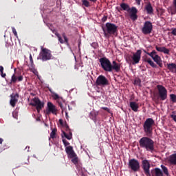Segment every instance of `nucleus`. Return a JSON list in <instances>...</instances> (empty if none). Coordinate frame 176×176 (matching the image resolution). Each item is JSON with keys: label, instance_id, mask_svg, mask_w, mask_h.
<instances>
[{"label": "nucleus", "instance_id": "1", "mask_svg": "<svg viewBox=\"0 0 176 176\" xmlns=\"http://www.w3.org/2000/svg\"><path fill=\"white\" fill-rule=\"evenodd\" d=\"M140 148L146 149L148 152L155 151V142L148 137H143L139 140Z\"/></svg>", "mask_w": 176, "mask_h": 176}, {"label": "nucleus", "instance_id": "2", "mask_svg": "<svg viewBox=\"0 0 176 176\" xmlns=\"http://www.w3.org/2000/svg\"><path fill=\"white\" fill-rule=\"evenodd\" d=\"M120 8L122 9V10H126V12H128L129 17L131 19L133 20V21H135V20L138 19V15H137V14L138 13V10H137V8H130V6H129V4L126 3H122L120 4Z\"/></svg>", "mask_w": 176, "mask_h": 176}, {"label": "nucleus", "instance_id": "3", "mask_svg": "<svg viewBox=\"0 0 176 176\" xmlns=\"http://www.w3.org/2000/svg\"><path fill=\"white\" fill-rule=\"evenodd\" d=\"M155 125V120L153 118H147L143 124V130L147 135V137H151L153 133V126Z\"/></svg>", "mask_w": 176, "mask_h": 176}, {"label": "nucleus", "instance_id": "4", "mask_svg": "<svg viewBox=\"0 0 176 176\" xmlns=\"http://www.w3.org/2000/svg\"><path fill=\"white\" fill-rule=\"evenodd\" d=\"M52 51L47 48L43 47V46L41 47V52L38 56V60H41V61H49V60H52Z\"/></svg>", "mask_w": 176, "mask_h": 176}, {"label": "nucleus", "instance_id": "5", "mask_svg": "<svg viewBox=\"0 0 176 176\" xmlns=\"http://www.w3.org/2000/svg\"><path fill=\"white\" fill-rule=\"evenodd\" d=\"M102 30L104 36H108V34L116 35L118 32V26L111 23H107L105 28L102 27Z\"/></svg>", "mask_w": 176, "mask_h": 176}, {"label": "nucleus", "instance_id": "6", "mask_svg": "<svg viewBox=\"0 0 176 176\" xmlns=\"http://www.w3.org/2000/svg\"><path fill=\"white\" fill-rule=\"evenodd\" d=\"M99 63L100 65L106 72H112V63L109 59L103 57L99 59Z\"/></svg>", "mask_w": 176, "mask_h": 176}, {"label": "nucleus", "instance_id": "7", "mask_svg": "<svg viewBox=\"0 0 176 176\" xmlns=\"http://www.w3.org/2000/svg\"><path fill=\"white\" fill-rule=\"evenodd\" d=\"M65 152L68 157L72 159V163H74V164H78V157L74 151V147H72V146H66Z\"/></svg>", "mask_w": 176, "mask_h": 176}, {"label": "nucleus", "instance_id": "8", "mask_svg": "<svg viewBox=\"0 0 176 176\" xmlns=\"http://www.w3.org/2000/svg\"><path fill=\"white\" fill-rule=\"evenodd\" d=\"M144 53L151 57V58L162 68L163 67V61L162 60V58L157 54L155 50H153L151 52H146L144 51Z\"/></svg>", "mask_w": 176, "mask_h": 176}, {"label": "nucleus", "instance_id": "9", "mask_svg": "<svg viewBox=\"0 0 176 176\" xmlns=\"http://www.w3.org/2000/svg\"><path fill=\"white\" fill-rule=\"evenodd\" d=\"M128 168H129V170H131V171H134V173L140 171V162L134 158L129 160L128 163Z\"/></svg>", "mask_w": 176, "mask_h": 176}, {"label": "nucleus", "instance_id": "10", "mask_svg": "<svg viewBox=\"0 0 176 176\" xmlns=\"http://www.w3.org/2000/svg\"><path fill=\"white\" fill-rule=\"evenodd\" d=\"M141 31L144 35H149V34H151L152 31H153V25L152 24V22L149 21H145Z\"/></svg>", "mask_w": 176, "mask_h": 176}, {"label": "nucleus", "instance_id": "11", "mask_svg": "<svg viewBox=\"0 0 176 176\" xmlns=\"http://www.w3.org/2000/svg\"><path fill=\"white\" fill-rule=\"evenodd\" d=\"M142 168L146 176H151V161L143 160L142 161Z\"/></svg>", "mask_w": 176, "mask_h": 176}, {"label": "nucleus", "instance_id": "12", "mask_svg": "<svg viewBox=\"0 0 176 176\" xmlns=\"http://www.w3.org/2000/svg\"><path fill=\"white\" fill-rule=\"evenodd\" d=\"M157 89L160 100H162V101L167 100V89L166 87H164L163 85H157Z\"/></svg>", "mask_w": 176, "mask_h": 176}, {"label": "nucleus", "instance_id": "13", "mask_svg": "<svg viewBox=\"0 0 176 176\" xmlns=\"http://www.w3.org/2000/svg\"><path fill=\"white\" fill-rule=\"evenodd\" d=\"M30 105H32V107H36V109L38 112H39V111H41V109L45 107V103L41 102L39 98H34L30 103Z\"/></svg>", "mask_w": 176, "mask_h": 176}, {"label": "nucleus", "instance_id": "14", "mask_svg": "<svg viewBox=\"0 0 176 176\" xmlns=\"http://www.w3.org/2000/svg\"><path fill=\"white\" fill-rule=\"evenodd\" d=\"M96 85L97 86H100V87H105V86H108V85H109V82L104 76L100 75L97 78Z\"/></svg>", "mask_w": 176, "mask_h": 176}, {"label": "nucleus", "instance_id": "15", "mask_svg": "<svg viewBox=\"0 0 176 176\" xmlns=\"http://www.w3.org/2000/svg\"><path fill=\"white\" fill-rule=\"evenodd\" d=\"M142 53V51H141V50H138L135 53H133V56H131L133 60V65L138 64V63H140V61L141 60Z\"/></svg>", "mask_w": 176, "mask_h": 176}, {"label": "nucleus", "instance_id": "16", "mask_svg": "<svg viewBox=\"0 0 176 176\" xmlns=\"http://www.w3.org/2000/svg\"><path fill=\"white\" fill-rule=\"evenodd\" d=\"M47 113H52L53 115H57V108L56 105L53 104L51 102H47Z\"/></svg>", "mask_w": 176, "mask_h": 176}, {"label": "nucleus", "instance_id": "17", "mask_svg": "<svg viewBox=\"0 0 176 176\" xmlns=\"http://www.w3.org/2000/svg\"><path fill=\"white\" fill-rule=\"evenodd\" d=\"M11 99L10 100V105L14 108L16 107V104L19 101V94H12L10 95Z\"/></svg>", "mask_w": 176, "mask_h": 176}, {"label": "nucleus", "instance_id": "18", "mask_svg": "<svg viewBox=\"0 0 176 176\" xmlns=\"http://www.w3.org/2000/svg\"><path fill=\"white\" fill-rule=\"evenodd\" d=\"M55 35L57 36L58 41V42H60V43H68V38H67V35H65V33L62 34L63 37H61V35H60V34L58 33L55 34ZM63 38H64V40L63 39Z\"/></svg>", "mask_w": 176, "mask_h": 176}, {"label": "nucleus", "instance_id": "19", "mask_svg": "<svg viewBox=\"0 0 176 176\" xmlns=\"http://www.w3.org/2000/svg\"><path fill=\"white\" fill-rule=\"evenodd\" d=\"M24 77L23 76H17L15 74H12L10 83H16V82H22Z\"/></svg>", "mask_w": 176, "mask_h": 176}, {"label": "nucleus", "instance_id": "20", "mask_svg": "<svg viewBox=\"0 0 176 176\" xmlns=\"http://www.w3.org/2000/svg\"><path fill=\"white\" fill-rule=\"evenodd\" d=\"M155 49L157 52L164 53V54H170V50L167 49L166 47H159L156 45Z\"/></svg>", "mask_w": 176, "mask_h": 176}, {"label": "nucleus", "instance_id": "21", "mask_svg": "<svg viewBox=\"0 0 176 176\" xmlns=\"http://www.w3.org/2000/svg\"><path fill=\"white\" fill-rule=\"evenodd\" d=\"M111 65V72L112 71H115L116 72H119L120 71V63H116V61L113 60Z\"/></svg>", "mask_w": 176, "mask_h": 176}, {"label": "nucleus", "instance_id": "22", "mask_svg": "<svg viewBox=\"0 0 176 176\" xmlns=\"http://www.w3.org/2000/svg\"><path fill=\"white\" fill-rule=\"evenodd\" d=\"M143 61H144V63H147L148 64H149V65H151V67H152L153 68L157 67V65L152 60V59H151V58H148V56H145L143 58Z\"/></svg>", "mask_w": 176, "mask_h": 176}, {"label": "nucleus", "instance_id": "23", "mask_svg": "<svg viewBox=\"0 0 176 176\" xmlns=\"http://www.w3.org/2000/svg\"><path fill=\"white\" fill-rule=\"evenodd\" d=\"M67 129H69V127L67 126ZM67 132L63 131L62 137L67 138V140H72V132L69 129L67 131Z\"/></svg>", "mask_w": 176, "mask_h": 176}, {"label": "nucleus", "instance_id": "24", "mask_svg": "<svg viewBox=\"0 0 176 176\" xmlns=\"http://www.w3.org/2000/svg\"><path fill=\"white\" fill-rule=\"evenodd\" d=\"M145 10L146 11L147 14H153V7L151 3H148L145 7Z\"/></svg>", "mask_w": 176, "mask_h": 176}, {"label": "nucleus", "instance_id": "25", "mask_svg": "<svg viewBox=\"0 0 176 176\" xmlns=\"http://www.w3.org/2000/svg\"><path fill=\"white\" fill-rule=\"evenodd\" d=\"M168 162H169L170 164H173V166H176V153L170 155L168 157Z\"/></svg>", "mask_w": 176, "mask_h": 176}, {"label": "nucleus", "instance_id": "26", "mask_svg": "<svg viewBox=\"0 0 176 176\" xmlns=\"http://www.w3.org/2000/svg\"><path fill=\"white\" fill-rule=\"evenodd\" d=\"M167 68L170 72L176 74V64L175 63H168Z\"/></svg>", "mask_w": 176, "mask_h": 176}, {"label": "nucleus", "instance_id": "27", "mask_svg": "<svg viewBox=\"0 0 176 176\" xmlns=\"http://www.w3.org/2000/svg\"><path fill=\"white\" fill-rule=\"evenodd\" d=\"M130 107L134 112H138V104L135 102H130Z\"/></svg>", "mask_w": 176, "mask_h": 176}, {"label": "nucleus", "instance_id": "28", "mask_svg": "<svg viewBox=\"0 0 176 176\" xmlns=\"http://www.w3.org/2000/svg\"><path fill=\"white\" fill-rule=\"evenodd\" d=\"M153 176H163V171L159 168H155Z\"/></svg>", "mask_w": 176, "mask_h": 176}, {"label": "nucleus", "instance_id": "29", "mask_svg": "<svg viewBox=\"0 0 176 176\" xmlns=\"http://www.w3.org/2000/svg\"><path fill=\"white\" fill-rule=\"evenodd\" d=\"M57 102H58L60 108H61V109H65L64 104H65V100L63 98H60L57 100Z\"/></svg>", "mask_w": 176, "mask_h": 176}, {"label": "nucleus", "instance_id": "30", "mask_svg": "<svg viewBox=\"0 0 176 176\" xmlns=\"http://www.w3.org/2000/svg\"><path fill=\"white\" fill-rule=\"evenodd\" d=\"M161 168L163 170L164 174H165V175L168 176L169 173H168V168H167V167H166V166L162 164L161 165Z\"/></svg>", "mask_w": 176, "mask_h": 176}, {"label": "nucleus", "instance_id": "31", "mask_svg": "<svg viewBox=\"0 0 176 176\" xmlns=\"http://www.w3.org/2000/svg\"><path fill=\"white\" fill-rule=\"evenodd\" d=\"M57 133V129H54L51 133H50V137L52 139H54L56 138V133Z\"/></svg>", "mask_w": 176, "mask_h": 176}, {"label": "nucleus", "instance_id": "32", "mask_svg": "<svg viewBox=\"0 0 176 176\" xmlns=\"http://www.w3.org/2000/svg\"><path fill=\"white\" fill-rule=\"evenodd\" d=\"M170 101H172V102H176V95L174 94H171L170 95Z\"/></svg>", "mask_w": 176, "mask_h": 176}, {"label": "nucleus", "instance_id": "33", "mask_svg": "<svg viewBox=\"0 0 176 176\" xmlns=\"http://www.w3.org/2000/svg\"><path fill=\"white\" fill-rule=\"evenodd\" d=\"M30 67L31 68H34V60L32 59V55H31V54H30Z\"/></svg>", "mask_w": 176, "mask_h": 176}, {"label": "nucleus", "instance_id": "34", "mask_svg": "<svg viewBox=\"0 0 176 176\" xmlns=\"http://www.w3.org/2000/svg\"><path fill=\"white\" fill-rule=\"evenodd\" d=\"M82 5H84V6H85L86 8H89V6H90V3L87 0H83Z\"/></svg>", "mask_w": 176, "mask_h": 176}, {"label": "nucleus", "instance_id": "35", "mask_svg": "<svg viewBox=\"0 0 176 176\" xmlns=\"http://www.w3.org/2000/svg\"><path fill=\"white\" fill-rule=\"evenodd\" d=\"M52 94V98H54V100H56V101L60 98L56 93L54 92Z\"/></svg>", "mask_w": 176, "mask_h": 176}, {"label": "nucleus", "instance_id": "36", "mask_svg": "<svg viewBox=\"0 0 176 176\" xmlns=\"http://www.w3.org/2000/svg\"><path fill=\"white\" fill-rule=\"evenodd\" d=\"M170 118L174 120V122H176V115L175 111H173V114L170 115Z\"/></svg>", "mask_w": 176, "mask_h": 176}, {"label": "nucleus", "instance_id": "37", "mask_svg": "<svg viewBox=\"0 0 176 176\" xmlns=\"http://www.w3.org/2000/svg\"><path fill=\"white\" fill-rule=\"evenodd\" d=\"M63 142L65 146H68V145H69V143L65 139H63Z\"/></svg>", "mask_w": 176, "mask_h": 176}, {"label": "nucleus", "instance_id": "38", "mask_svg": "<svg viewBox=\"0 0 176 176\" xmlns=\"http://www.w3.org/2000/svg\"><path fill=\"white\" fill-rule=\"evenodd\" d=\"M12 32L14 35V36H16L17 38V31H16V28H14V27L12 28Z\"/></svg>", "mask_w": 176, "mask_h": 176}, {"label": "nucleus", "instance_id": "39", "mask_svg": "<svg viewBox=\"0 0 176 176\" xmlns=\"http://www.w3.org/2000/svg\"><path fill=\"white\" fill-rule=\"evenodd\" d=\"M91 46L94 47V49H97V47H98V44H97V43H93L91 44Z\"/></svg>", "mask_w": 176, "mask_h": 176}, {"label": "nucleus", "instance_id": "40", "mask_svg": "<svg viewBox=\"0 0 176 176\" xmlns=\"http://www.w3.org/2000/svg\"><path fill=\"white\" fill-rule=\"evenodd\" d=\"M101 109H104V111H107L109 113H111V109L108 107H101Z\"/></svg>", "mask_w": 176, "mask_h": 176}, {"label": "nucleus", "instance_id": "41", "mask_svg": "<svg viewBox=\"0 0 176 176\" xmlns=\"http://www.w3.org/2000/svg\"><path fill=\"white\" fill-rule=\"evenodd\" d=\"M108 20V16H104L102 18V23H105V21Z\"/></svg>", "mask_w": 176, "mask_h": 176}, {"label": "nucleus", "instance_id": "42", "mask_svg": "<svg viewBox=\"0 0 176 176\" xmlns=\"http://www.w3.org/2000/svg\"><path fill=\"white\" fill-rule=\"evenodd\" d=\"M12 116H13V118H14V119H17V112L13 111Z\"/></svg>", "mask_w": 176, "mask_h": 176}, {"label": "nucleus", "instance_id": "43", "mask_svg": "<svg viewBox=\"0 0 176 176\" xmlns=\"http://www.w3.org/2000/svg\"><path fill=\"white\" fill-rule=\"evenodd\" d=\"M172 35H174L176 36V28H173L172 32H171Z\"/></svg>", "mask_w": 176, "mask_h": 176}, {"label": "nucleus", "instance_id": "44", "mask_svg": "<svg viewBox=\"0 0 176 176\" xmlns=\"http://www.w3.org/2000/svg\"><path fill=\"white\" fill-rule=\"evenodd\" d=\"M1 78H6V74L3 73V72H1Z\"/></svg>", "mask_w": 176, "mask_h": 176}, {"label": "nucleus", "instance_id": "45", "mask_svg": "<svg viewBox=\"0 0 176 176\" xmlns=\"http://www.w3.org/2000/svg\"><path fill=\"white\" fill-rule=\"evenodd\" d=\"M138 83H141V80L140 79L138 80H135V85H137Z\"/></svg>", "mask_w": 176, "mask_h": 176}, {"label": "nucleus", "instance_id": "46", "mask_svg": "<svg viewBox=\"0 0 176 176\" xmlns=\"http://www.w3.org/2000/svg\"><path fill=\"white\" fill-rule=\"evenodd\" d=\"M135 2L137 3V5H138V6L141 5V0H135Z\"/></svg>", "mask_w": 176, "mask_h": 176}, {"label": "nucleus", "instance_id": "47", "mask_svg": "<svg viewBox=\"0 0 176 176\" xmlns=\"http://www.w3.org/2000/svg\"><path fill=\"white\" fill-rule=\"evenodd\" d=\"M0 72H3V66H0Z\"/></svg>", "mask_w": 176, "mask_h": 176}, {"label": "nucleus", "instance_id": "48", "mask_svg": "<svg viewBox=\"0 0 176 176\" xmlns=\"http://www.w3.org/2000/svg\"><path fill=\"white\" fill-rule=\"evenodd\" d=\"M97 115H98V113H93L92 116H94V118H96L97 116Z\"/></svg>", "mask_w": 176, "mask_h": 176}, {"label": "nucleus", "instance_id": "49", "mask_svg": "<svg viewBox=\"0 0 176 176\" xmlns=\"http://www.w3.org/2000/svg\"><path fill=\"white\" fill-rule=\"evenodd\" d=\"M49 91H50V93H52V94H53V93H54V91H52V90L51 89V88H48Z\"/></svg>", "mask_w": 176, "mask_h": 176}, {"label": "nucleus", "instance_id": "50", "mask_svg": "<svg viewBox=\"0 0 176 176\" xmlns=\"http://www.w3.org/2000/svg\"><path fill=\"white\" fill-rule=\"evenodd\" d=\"M59 123H60V124L63 125V120L60 119L59 120Z\"/></svg>", "mask_w": 176, "mask_h": 176}, {"label": "nucleus", "instance_id": "51", "mask_svg": "<svg viewBox=\"0 0 176 176\" xmlns=\"http://www.w3.org/2000/svg\"><path fill=\"white\" fill-rule=\"evenodd\" d=\"M2 142H3V139L0 138V144H2Z\"/></svg>", "mask_w": 176, "mask_h": 176}, {"label": "nucleus", "instance_id": "52", "mask_svg": "<svg viewBox=\"0 0 176 176\" xmlns=\"http://www.w3.org/2000/svg\"><path fill=\"white\" fill-rule=\"evenodd\" d=\"M89 1H91V2H96L97 1V0H89Z\"/></svg>", "mask_w": 176, "mask_h": 176}, {"label": "nucleus", "instance_id": "53", "mask_svg": "<svg viewBox=\"0 0 176 176\" xmlns=\"http://www.w3.org/2000/svg\"><path fill=\"white\" fill-rule=\"evenodd\" d=\"M65 115H66V116H67V118L68 117V113H65Z\"/></svg>", "mask_w": 176, "mask_h": 176}, {"label": "nucleus", "instance_id": "54", "mask_svg": "<svg viewBox=\"0 0 176 176\" xmlns=\"http://www.w3.org/2000/svg\"><path fill=\"white\" fill-rule=\"evenodd\" d=\"M81 176H86V175H85L82 174Z\"/></svg>", "mask_w": 176, "mask_h": 176}, {"label": "nucleus", "instance_id": "55", "mask_svg": "<svg viewBox=\"0 0 176 176\" xmlns=\"http://www.w3.org/2000/svg\"><path fill=\"white\" fill-rule=\"evenodd\" d=\"M31 95L34 96V94H31Z\"/></svg>", "mask_w": 176, "mask_h": 176}]
</instances>
